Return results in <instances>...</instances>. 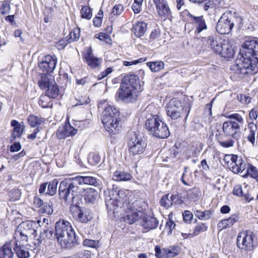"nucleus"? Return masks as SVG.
Returning a JSON list of instances; mask_svg holds the SVG:
<instances>
[{
  "mask_svg": "<svg viewBox=\"0 0 258 258\" xmlns=\"http://www.w3.org/2000/svg\"><path fill=\"white\" fill-rule=\"evenodd\" d=\"M162 119L158 115H149L147 117L145 122V128L151 135H153L156 130L158 125H159Z\"/></svg>",
  "mask_w": 258,
  "mask_h": 258,
  "instance_id": "nucleus-19",
  "label": "nucleus"
},
{
  "mask_svg": "<svg viewBox=\"0 0 258 258\" xmlns=\"http://www.w3.org/2000/svg\"><path fill=\"white\" fill-rule=\"evenodd\" d=\"M147 24L144 22H137L133 25L132 30L137 37L143 36L147 31Z\"/></svg>",
  "mask_w": 258,
  "mask_h": 258,
  "instance_id": "nucleus-34",
  "label": "nucleus"
},
{
  "mask_svg": "<svg viewBox=\"0 0 258 258\" xmlns=\"http://www.w3.org/2000/svg\"><path fill=\"white\" fill-rule=\"evenodd\" d=\"M247 165L246 161L238 156L236 161H235L234 163H232L230 169L235 174L244 173L247 168Z\"/></svg>",
  "mask_w": 258,
  "mask_h": 258,
  "instance_id": "nucleus-22",
  "label": "nucleus"
},
{
  "mask_svg": "<svg viewBox=\"0 0 258 258\" xmlns=\"http://www.w3.org/2000/svg\"><path fill=\"white\" fill-rule=\"evenodd\" d=\"M127 146L129 156L136 163L145 151L147 144L140 134L134 132L128 136Z\"/></svg>",
  "mask_w": 258,
  "mask_h": 258,
  "instance_id": "nucleus-6",
  "label": "nucleus"
},
{
  "mask_svg": "<svg viewBox=\"0 0 258 258\" xmlns=\"http://www.w3.org/2000/svg\"><path fill=\"white\" fill-rule=\"evenodd\" d=\"M80 202L76 205H72L70 211L74 218L79 222L87 223L92 219V214L89 209L79 206Z\"/></svg>",
  "mask_w": 258,
  "mask_h": 258,
  "instance_id": "nucleus-12",
  "label": "nucleus"
},
{
  "mask_svg": "<svg viewBox=\"0 0 258 258\" xmlns=\"http://www.w3.org/2000/svg\"><path fill=\"white\" fill-rule=\"evenodd\" d=\"M160 205L166 209H168L172 206V202L170 194L164 195L160 201Z\"/></svg>",
  "mask_w": 258,
  "mask_h": 258,
  "instance_id": "nucleus-43",
  "label": "nucleus"
},
{
  "mask_svg": "<svg viewBox=\"0 0 258 258\" xmlns=\"http://www.w3.org/2000/svg\"><path fill=\"white\" fill-rule=\"evenodd\" d=\"M242 23V19L236 13H232L230 11L224 13L218 20L216 29L221 34H228L234 26Z\"/></svg>",
  "mask_w": 258,
  "mask_h": 258,
  "instance_id": "nucleus-7",
  "label": "nucleus"
},
{
  "mask_svg": "<svg viewBox=\"0 0 258 258\" xmlns=\"http://www.w3.org/2000/svg\"><path fill=\"white\" fill-rule=\"evenodd\" d=\"M233 194L237 196L241 197L243 195V192L241 186L240 185H236L234 187L233 190Z\"/></svg>",
  "mask_w": 258,
  "mask_h": 258,
  "instance_id": "nucleus-63",
  "label": "nucleus"
},
{
  "mask_svg": "<svg viewBox=\"0 0 258 258\" xmlns=\"http://www.w3.org/2000/svg\"><path fill=\"white\" fill-rule=\"evenodd\" d=\"M136 92L130 87L120 84V87L115 94L116 100L125 103L132 102L136 99Z\"/></svg>",
  "mask_w": 258,
  "mask_h": 258,
  "instance_id": "nucleus-13",
  "label": "nucleus"
},
{
  "mask_svg": "<svg viewBox=\"0 0 258 258\" xmlns=\"http://www.w3.org/2000/svg\"><path fill=\"white\" fill-rule=\"evenodd\" d=\"M109 195L106 199L105 205L109 212L113 213L117 212V209L121 204H124L126 201V195L123 189L116 187L113 188L109 191Z\"/></svg>",
  "mask_w": 258,
  "mask_h": 258,
  "instance_id": "nucleus-9",
  "label": "nucleus"
},
{
  "mask_svg": "<svg viewBox=\"0 0 258 258\" xmlns=\"http://www.w3.org/2000/svg\"><path fill=\"white\" fill-rule=\"evenodd\" d=\"M191 109L190 105H182L181 102L177 99L172 100L167 105L166 113L173 120H176L179 117H184L186 122Z\"/></svg>",
  "mask_w": 258,
  "mask_h": 258,
  "instance_id": "nucleus-8",
  "label": "nucleus"
},
{
  "mask_svg": "<svg viewBox=\"0 0 258 258\" xmlns=\"http://www.w3.org/2000/svg\"><path fill=\"white\" fill-rule=\"evenodd\" d=\"M78 186L82 187L84 184L97 186L99 183L96 178L89 176H77L75 177Z\"/></svg>",
  "mask_w": 258,
  "mask_h": 258,
  "instance_id": "nucleus-29",
  "label": "nucleus"
},
{
  "mask_svg": "<svg viewBox=\"0 0 258 258\" xmlns=\"http://www.w3.org/2000/svg\"><path fill=\"white\" fill-rule=\"evenodd\" d=\"M98 36L96 37L97 38H98L100 40H105L107 43H109L110 41H111V39L110 38V36L104 33H100L98 34Z\"/></svg>",
  "mask_w": 258,
  "mask_h": 258,
  "instance_id": "nucleus-61",
  "label": "nucleus"
},
{
  "mask_svg": "<svg viewBox=\"0 0 258 258\" xmlns=\"http://www.w3.org/2000/svg\"><path fill=\"white\" fill-rule=\"evenodd\" d=\"M170 197L172 202V205H179L183 203V200L181 195L178 192H176L174 194H170Z\"/></svg>",
  "mask_w": 258,
  "mask_h": 258,
  "instance_id": "nucleus-49",
  "label": "nucleus"
},
{
  "mask_svg": "<svg viewBox=\"0 0 258 258\" xmlns=\"http://www.w3.org/2000/svg\"><path fill=\"white\" fill-rule=\"evenodd\" d=\"M158 13L161 16H168L170 14V10L167 3L164 0H153Z\"/></svg>",
  "mask_w": 258,
  "mask_h": 258,
  "instance_id": "nucleus-31",
  "label": "nucleus"
},
{
  "mask_svg": "<svg viewBox=\"0 0 258 258\" xmlns=\"http://www.w3.org/2000/svg\"><path fill=\"white\" fill-rule=\"evenodd\" d=\"M228 227H229V225L226 219L221 220L217 224V227L220 231L226 229Z\"/></svg>",
  "mask_w": 258,
  "mask_h": 258,
  "instance_id": "nucleus-62",
  "label": "nucleus"
},
{
  "mask_svg": "<svg viewBox=\"0 0 258 258\" xmlns=\"http://www.w3.org/2000/svg\"><path fill=\"white\" fill-rule=\"evenodd\" d=\"M90 100L87 96H82L79 100H77V103L76 105H82L89 103Z\"/></svg>",
  "mask_w": 258,
  "mask_h": 258,
  "instance_id": "nucleus-60",
  "label": "nucleus"
},
{
  "mask_svg": "<svg viewBox=\"0 0 258 258\" xmlns=\"http://www.w3.org/2000/svg\"><path fill=\"white\" fill-rule=\"evenodd\" d=\"M223 42H225V40L222 39L217 36H209L208 40V43L216 53L219 52V47Z\"/></svg>",
  "mask_w": 258,
  "mask_h": 258,
  "instance_id": "nucleus-35",
  "label": "nucleus"
},
{
  "mask_svg": "<svg viewBox=\"0 0 258 258\" xmlns=\"http://www.w3.org/2000/svg\"><path fill=\"white\" fill-rule=\"evenodd\" d=\"M123 11V7L121 4L115 5L112 9V14L115 16L120 15Z\"/></svg>",
  "mask_w": 258,
  "mask_h": 258,
  "instance_id": "nucleus-55",
  "label": "nucleus"
},
{
  "mask_svg": "<svg viewBox=\"0 0 258 258\" xmlns=\"http://www.w3.org/2000/svg\"><path fill=\"white\" fill-rule=\"evenodd\" d=\"M58 181L57 179H54L48 183L46 194L49 196H54L57 191Z\"/></svg>",
  "mask_w": 258,
  "mask_h": 258,
  "instance_id": "nucleus-41",
  "label": "nucleus"
},
{
  "mask_svg": "<svg viewBox=\"0 0 258 258\" xmlns=\"http://www.w3.org/2000/svg\"><path fill=\"white\" fill-rule=\"evenodd\" d=\"M80 196L84 197V199L86 203L94 204L98 197V191L93 188H88L85 189L83 187V191Z\"/></svg>",
  "mask_w": 258,
  "mask_h": 258,
  "instance_id": "nucleus-23",
  "label": "nucleus"
},
{
  "mask_svg": "<svg viewBox=\"0 0 258 258\" xmlns=\"http://www.w3.org/2000/svg\"><path fill=\"white\" fill-rule=\"evenodd\" d=\"M199 193L200 191L198 188H192L191 189L188 190L187 192V195L188 198L191 201H195L198 199Z\"/></svg>",
  "mask_w": 258,
  "mask_h": 258,
  "instance_id": "nucleus-51",
  "label": "nucleus"
},
{
  "mask_svg": "<svg viewBox=\"0 0 258 258\" xmlns=\"http://www.w3.org/2000/svg\"><path fill=\"white\" fill-rule=\"evenodd\" d=\"M53 212V210L51 206L47 203H44L42 207V213L47 215H51Z\"/></svg>",
  "mask_w": 258,
  "mask_h": 258,
  "instance_id": "nucleus-59",
  "label": "nucleus"
},
{
  "mask_svg": "<svg viewBox=\"0 0 258 258\" xmlns=\"http://www.w3.org/2000/svg\"><path fill=\"white\" fill-rule=\"evenodd\" d=\"M140 223L144 229L147 230L155 229L158 225V221L156 218L147 215L144 212Z\"/></svg>",
  "mask_w": 258,
  "mask_h": 258,
  "instance_id": "nucleus-20",
  "label": "nucleus"
},
{
  "mask_svg": "<svg viewBox=\"0 0 258 258\" xmlns=\"http://www.w3.org/2000/svg\"><path fill=\"white\" fill-rule=\"evenodd\" d=\"M45 94L51 99L60 98L62 95L61 91H60L58 86L55 82L51 84V85L46 89Z\"/></svg>",
  "mask_w": 258,
  "mask_h": 258,
  "instance_id": "nucleus-32",
  "label": "nucleus"
},
{
  "mask_svg": "<svg viewBox=\"0 0 258 258\" xmlns=\"http://www.w3.org/2000/svg\"><path fill=\"white\" fill-rule=\"evenodd\" d=\"M18 227L31 239H34V241L37 237V229L40 227L39 221L31 220L23 221Z\"/></svg>",
  "mask_w": 258,
  "mask_h": 258,
  "instance_id": "nucleus-14",
  "label": "nucleus"
},
{
  "mask_svg": "<svg viewBox=\"0 0 258 258\" xmlns=\"http://www.w3.org/2000/svg\"><path fill=\"white\" fill-rule=\"evenodd\" d=\"M98 107L99 109H104L102 122L105 130L111 135L118 133L122 126L119 110L114 106L108 105L106 101L100 102Z\"/></svg>",
  "mask_w": 258,
  "mask_h": 258,
  "instance_id": "nucleus-2",
  "label": "nucleus"
},
{
  "mask_svg": "<svg viewBox=\"0 0 258 258\" xmlns=\"http://www.w3.org/2000/svg\"><path fill=\"white\" fill-rule=\"evenodd\" d=\"M222 130L224 136L230 137L231 138L227 140H224L223 137L219 138L218 139L219 144L225 148L233 147L235 141L238 142L241 137V128L235 122V121L230 120L223 123Z\"/></svg>",
  "mask_w": 258,
  "mask_h": 258,
  "instance_id": "nucleus-5",
  "label": "nucleus"
},
{
  "mask_svg": "<svg viewBox=\"0 0 258 258\" xmlns=\"http://www.w3.org/2000/svg\"><path fill=\"white\" fill-rule=\"evenodd\" d=\"M81 14L82 18L90 20L92 16V10L88 6H84L81 10Z\"/></svg>",
  "mask_w": 258,
  "mask_h": 258,
  "instance_id": "nucleus-48",
  "label": "nucleus"
},
{
  "mask_svg": "<svg viewBox=\"0 0 258 258\" xmlns=\"http://www.w3.org/2000/svg\"><path fill=\"white\" fill-rule=\"evenodd\" d=\"M140 202L136 200L133 202H128L126 204L127 209L130 210L127 214L123 217L124 221L129 224H132L136 221H139L142 217L144 211L139 206Z\"/></svg>",
  "mask_w": 258,
  "mask_h": 258,
  "instance_id": "nucleus-11",
  "label": "nucleus"
},
{
  "mask_svg": "<svg viewBox=\"0 0 258 258\" xmlns=\"http://www.w3.org/2000/svg\"><path fill=\"white\" fill-rule=\"evenodd\" d=\"M80 35L79 29H75L71 31L69 35L70 38L67 40L68 43L78 40L80 38Z\"/></svg>",
  "mask_w": 258,
  "mask_h": 258,
  "instance_id": "nucleus-53",
  "label": "nucleus"
},
{
  "mask_svg": "<svg viewBox=\"0 0 258 258\" xmlns=\"http://www.w3.org/2000/svg\"><path fill=\"white\" fill-rule=\"evenodd\" d=\"M218 54L225 58L232 57L234 54V51L232 46L227 42H223L219 47V51Z\"/></svg>",
  "mask_w": 258,
  "mask_h": 258,
  "instance_id": "nucleus-30",
  "label": "nucleus"
},
{
  "mask_svg": "<svg viewBox=\"0 0 258 258\" xmlns=\"http://www.w3.org/2000/svg\"><path fill=\"white\" fill-rule=\"evenodd\" d=\"M54 82V77L49 73L40 74L38 77V85L41 90H46Z\"/></svg>",
  "mask_w": 258,
  "mask_h": 258,
  "instance_id": "nucleus-21",
  "label": "nucleus"
},
{
  "mask_svg": "<svg viewBox=\"0 0 258 258\" xmlns=\"http://www.w3.org/2000/svg\"><path fill=\"white\" fill-rule=\"evenodd\" d=\"M156 130H155L152 135L156 138L165 139L170 135L168 127L162 120H161L160 122L159 125L157 126Z\"/></svg>",
  "mask_w": 258,
  "mask_h": 258,
  "instance_id": "nucleus-25",
  "label": "nucleus"
},
{
  "mask_svg": "<svg viewBox=\"0 0 258 258\" xmlns=\"http://www.w3.org/2000/svg\"><path fill=\"white\" fill-rule=\"evenodd\" d=\"M147 66L152 72H158L164 68V63L163 61H152L147 63Z\"/></svg>",
  "mask_w": 258,
  "mask_h": 258,
  "instance_id": "nucleus-44",
  "label": "nucleus"
},
{
  "mask_svg": "<svg viewBox=\"0 0 258 258\" xmlns=\"http://www.w3.org/2000/svg\"><path fill=\"white\" fill-rule=\"evenodd\" d=\"M100 161V156L95 153H90L88 157V162L90 165L95 166L98 164Z\"/></svg>",
  "mask_w": 258,
  "mask_h": 258,
  "instance_id": "nucleus-47",
  "label": "nucleus"
},
{
  "mask_svg": "<svg viewBox=\"0 0 258 258\" xmlns=\"http://www.w3.org/2000/svg\"><path fill=\"white\" fill-rule=\"evenodd\" d=\"M226 117L231 120L233 119V121H235V122L238 124L240 128L244 123L242 116L238 113H232L228 115Z\"/></svg>",
  "mask_w": 258,
  "mask_h": 258,
  "instance_id": "nucleus-46",
  "label": "nucleus"
},
{
  "mask_svg": "<svg viewBox=\"0 0 258 258\" xmlns=\"http://www.w3.org/2000/svg\"><path fill=\"white\" fill-rule=\"evenodd\" d=\"M83 187H80L74 177L66 178L59 183L58 195L65 203L76 205L80 201Z\"/></svg>",
  "mask_w": 258,
  "mask_h": 258,
  "instance_id": "nucleus-3",
  "label": "nucleus"
},
{
  "mask_svg": "<svg viewBox=\"0 0 258 258\" xmlns=\"http://www.w3.org/2000/svg\"><path fill=\"white\" fill-rule=\"evenodd\" d=\"M139 76L135 74H127L122 79L121 83L136 91L142 90Z\"/></svg>",
  "mask_w": 258,
  "mask_h": 258,
  "instance_id": "nucleus-17",
  "label": "nucleus"
},
{
  "mask_svg": "<svg viewBox=\"0 0 258 258\" xmlns=\"http://www.w3.org/2000/svg\"><path fill=\"white\" fill-rule=\"evenodd\" d=\"M14 239L12 240L14 245L17 244H23L28 241L29 238H30L27 234L22 232L21 230L17 227L15 231L13 236Z\"/></svg>",
  "mask_w": 258,
  "mask_h": 258,
  "instance_id": "nucleus-28",
  "label": "nucleus"
},
{
  "mask_svg": "<svg viewBox=\"0 0 258 258\" xmlns=\"http://www.w3.org/2000/svg\"><path fill=\"white\" fill-rule=\"evenodd\" d=\"M240 57L231 66V70L239 78L258 72V39L246 40L239 51Z\"/></svg>",
  "mask_w": 258,
  "mask_h": 258,
  "instance_id": "nucleus-1",
  "label": "nucleus"
},
{
  "mask_svg": "<svg viewBox=\"0 0 258 258\" xmlns=\"http://www.w3.org/2000/svg\"><path fill=\"white\" fill-rule=\"evenodd\" d=\"M98 244V241L94 240L86 239L83 241V245L84 246L92 248L97 247Z\"/></svg>",
  "mask_w": 258,
  "mask_h": 258,
  "instance_id": "nucleus-57",
  "label": "nucleus"
},
{
  "mask_svg": "<svg viewBox=\"0 0 258 258\" xmlns=\"http://www.w3.org/2000/svg\"><path fill=\"white\" fill-rule=\"evenodd\" d=\"M27 121L31 127L36 128H38V126L43 122L41 117L32 114L28 117Z\"/></svg>",
  "mask_w": 258,
  "mask_h": 258,
  "instance_id": "nucleus-40",
  "label": "nucleus"
},
{
  "mask_svg": "<svg viewBox=\"0 0 258 258\" xmlns=\"http://www.w3.org/2000/svg\"><path fill=\"white\" fill-rule=\"evenodd\" d=\"M237 245L241 250L247 252L253 251L257 246V242L253 232L250 230L239 232L237 237Z\"/></svg>",
  "mask_w": 258,
  "mask_h": 258,
  "instance_id": "nucleus-10",
  "label": "nucleus"
},
{
  "mask_svg": "<svg viewBox=\"0 0 258 258\" xmlns=\"http://www.w3.org/2000/svg\"><path fill=\"white\" fill-rule=\"evenodd\" d=\"M56 62L57 59L55 56L46 55L42 57L38 64V67L41 71L50 74L54 70Z\"/></svg>",
  "mask_w": 258,
  "mask_h": 258,
  "instance_id": "nucleus-16",
  "label": "nucleus"
},
{
  "mask_svg": "<svg viewBox=\"0 0 258 258\" xmlns=\"http://www.w3.org/2000/svg\"><path fill=\"white\" fill-rule=\"evenodd\" d=\"M183 14L189 18L188 21L194 24L195 26L196 29L195 33L196 35L207 29L208 27L203 16H195L186 10L183 11Z\"/></svg>",
  "mask_w": 258,
  "mask_h": 258,
  "instance_id": "nucleus-15",
  "label": "nucleus"
},
{
  "mask_svg": "<svg viewBox=\"0 0 258 258\" xmlns=\"http://www.w3.org/2000/svg\"><path fill=\"white\" fill-rule=\"evenodd\" d=\"M194 214L196 217L200 220H208L211 218L212 212L210 210H205L204 211L197 210Z\"/></svg>",
  "mask_w": 258,
  "mask_h": 258,
  "instance_id": "nucleus-42",
  "label": "nucleus"
},
{
  "mask_svg": "<svg viewBox=\"0 0 258 258\" xmlns=\"http://www.w3.org/2000/svg\"><path fill=\"white\" fill-rule=\"evenodd\" d=\"M21 145L19 142L15 143L10 146V151L11 152H17L21 150Z\"/></svg>",
  "mask_w": 258,
  "mask_h": 258,
  "instance_id": "nucleus-64",
  "label": "nucleus"
},
{
  "mask_svg": "<svg viewBox=\"0 0 258 258\" xmlns=\"http://www.w3.org/2000/svg\"><path fill=\"white\" fill-rule=\"evenodd\" d=\"M132 178V175L127 172L116 171L113 174V179L117 181H128Z\"/></svg>",
  "mask_w": 258,
  "mask_h": 258,
  "instance_id": "nucleus-38",
  "label": "nucleus"
},
{
  "mask_svg": "<svg viewBox=\"0 0 258 258\" xmlns=\"http://www.w3.org/2000/svg\"><path fill=\"white\" fill-rule=\"evenodd\" d=\"M226 220L228 223L229 226L231 227L238 221L239 216L237 214H234L232 215L228 218L226 219Z\"/></svg>",
  "mask_w": 258,
  "mask_h": 258,
  "instance_id": "nucleus-58",
  "label": "nucleus"
},
{
  "mask_svg": "<svg viewBox=\"0 0 258 258\" xmlns=\"http://www.w3.org/2000/svg\"><path fill=\"white\" fill-rule=\"evenodd\" d=\"M11 125L13 127V130L11 135L13 139H15L16 138H20L24 129L23 122H19L16 120H12Z\"/></svg>",
  "mask_w": 258,
  "mask_h": 258,
  "instance_id": "nucleus-33",
  "label": "nucleus"
},
{
  "mask_svg": "<svg viewBox=\"0 0 258 258\" xmlns=\"http://www.w3.org/2000/svg\"><path fill=\"white\" fill-rule=\"evenodd\" d=\"M11 11L10 3L8 1H5L3 2L0 8V13L2 15L9 14Z\"/></svg>",
  "mask_w": 258,
  "mask_h": 258,
  "instance_id": "nucleus-54",
  "label": "nucleus"
},
{
  "mask_svg": "<svg viewBox=\"0 0 258 258\" xmlns=\"http://www.w3.org/2000/svg\"><path fill=\"white\" fill-rule=\"evenodd\" d=\"M55 233L58 243L62 248L71 249L78 244L76 234L71 224L60 219L55 224Z\"/></svg>",
  "mask_w": 258,
  "mask_h": 258,
  "instance_id": "nucleus-4",
  "label": "nucleus"
},
{
  "mask_svg": "<svg viewBox=\"0 0 258 258\" xmlns=\"http://www.w3.org/2000/svg\"><path fill=\"white\" fill-rule=\"evenodd\" d=\"M77 130L71 125L69 122H66L60 126L56 131V136L59 139H64L69 136H74Z\"/></svg>",
  "mask_w": 258,
  "mask_h": 258,
  "instance_id": "nucleus-18",
  "label": "nucleus"
},
{
  "mask_svg": "<svg viewBox=\"0 0 258 258\" xmlns=\"http://www.w3.org/2000/svg\"><path fill=\"white\" fill-rule=\"evenodd\" d=\"M207 229L208 227L205 224L203 223H199L195 227L193 234L194 235H198L200 233L207 231Z\"/></svg>",
  "mask_w": 258,
  "mask_h": 258,
  "instance_id": "nucleus-50",
  "label": "nucleus"
},
{
  "mask_svg": "<svg viewBox=\"0 0 258 258\" xmlns=\"http://www.w3.org/2000/svg\"><path fill=\"white\" fill-rule=\"evenodd\" d=\"M248 176H250L258 181V169L252 164H248L247 165L246 170L244 174L242 175V176L244 178L247 177Z\"/></svg>",
  "mask_w": 258,
  "mask_h": 258,
  "instance_id": "nucleus-36",
  "label": "nucleus"
},
{
  "mask_svg": "<svg viewBox=\"0 0 258 258\" xmlns=\"http://www.w3.org/2000/svg\"><path fill=\"white\" fill-rule=\"evenodd\" d=\"M54 234L53 229L52 228H45L43 231L41 232L38 237H37L33 242L36 247H38L40 244L45 241L46 239H50L53 237Z\"/></svg>",
  "mask_w": 258,
  "mask_h": 258,
  "instance_id": "nucleus-24",
  "label": "nucleus"
},
{
  "mask_svg": "<svg viewBox=\"0 0 258 258\" xmlns=\"http://www.w3.org/2000/svg\"><path fill=\"white\" fill-rule=\"evenodd\" d=\"M14 246L13 241H10L0 247V258H14V253L12 251Z\"/></svg>",
  "mask_w": 258,
  "mask_h": 258,
  "instance_id": "nucleus-26",
  "label": "nucleus"
},
{
  "mask_svg": "<svg viewBox=\"0 0 258 258\" xmlns=\"http://www.w3.org/2000/svg\"><path fill=\"white\" fill-rule=\"evenodd\" d=\"M22 244L14 245V250L19 258H28L29 256V251Z\"/></svg>",
  "mask_w": 258,
  "mask_h": 258,
  "instance_id": "nucleus-37",
  "label": "nucleus"
},
{
  "mask_svg": "<svg viewBox=\"0 0 258 258\" xmlns=\"http://www.w3.org/2000/svg\"><path fill=\"white\" fill-rule=\"evenodd\" d=\"M237 157L238 156L233 154L226 155L224 157L223 160L230 169V166H232V163H234V161H236Z\"/></svg>",
  "mask_w": 258,
  "mask_h": 258,
  "instance_id": "nucleus-52",
  "label": "nucleus"
},
{
  "mask_svg": "<svg viewBox=\"0 0 258 258\" xmlns=\"http://www.w3.org/2000/svg\"><path fill=\"white\" fill-rule=\"evenodd\" d=\"M187 167H184V172L183 173L180 180L183 184L185 185H190L191 183V174L187 172Z\"/></svg>",
  "mask_w": 258,
  "mask_h": 258,
  "instance_id": "nucleus-45",
  "label": "nucleus"
},
{
  "mask_svg": "<svg viewBox=\"0 0 258 258\" xmlns=\"http://www.w3.org/2000/svg\"><path fill=\"white\" fill-rule=\"evenodd\" d=\"M51 98L46 95V94L41 95L39 99V105L42 108H52L53 103L51 100Z\"/></svg>",
  "mask_w": 258,
  "mask_h": 258,
  "instance_id": "nucleus-39",
  "label": "nucleus"
},
{
  "mask_svg": "<svg viewBox=\"0 0 258 258\" xmlns=\"http://www.w3.org/2000/svg\"><path fill=\"white\" fill-rule=\"evenodd\" d=\"M84 58L88 65L93 68H97L101 63L100 60L94 56L91 47L87 49L86 53L84 54Z\"/></svg>",
  "mask_w": 258,
  "mask_h": 258,
  "instance_id": "nucleus-27",
  "label": "nucleus"
},
{
  "mask_svg": "<svg viewBox=\"0 0 258 258\" xmlns=\"http://www.w3.org/2000/svg\"><path fill=\"white\" fill-rule=\"evenodd\" d=\"M182 216L184 221L186 223H190L193 218L192 213L187 210H185L182 213Z\"/></svg>",
  "mask_w": 258,
  "mask_h": 258,
  "instance_id": "nucleus-56",
  "label": "nucleus"
}]
</instances>
